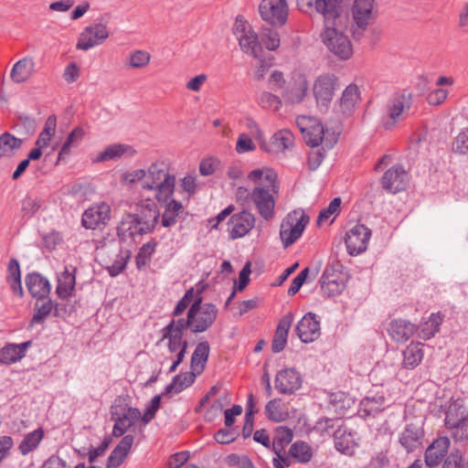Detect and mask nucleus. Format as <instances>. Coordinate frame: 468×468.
Here are the masks:
<instances>
[{
    "label": "nucleus",
    "instance_id": "f257e3e1",
    "mask_svg": "<svg viewBox=\"0 0 468 468\" xmlns=\"http://www.w3.org/2000/svg\"><path fill=\"white\" fill-rule=\"evenodd\" d=\"M160 218L157 204L151 198L142 200L136 206L134 213L122 216L117 227L119 241H133L136 236H143L154 231Z\"/></svg>",
    "mask_w": 468,
    "mask_h": 468
},
{
    "label": "nucleus",
    "instance_id": "f03ea898",
    "mask_svg": "<svg viewBox=\"0 0 468 468\" xmlns=\"http://www.w3.org/2000/svg\"><path fill=\"white\" fill-rule=\"evenodd\" d=\"M299 9L308 12L310 9L321 14L327 24L333 23L334 19H339L343 13V6L352 3L353 20H359L365 25L369 21L375 0H296Z\"/></svg>",
    "mask_w": 468,
    "mask_h": 468
},
{
    "label": "nucleus",
    "instance_id": "7ed1b4c3",
    "mask_svg": "<svg viewBox=\"0 0 468 468\" xmlns=\"http://www.w3.org/2000/svg\"><path fill=\"white\" fill-rule=\"evenodd\" d=\"M200 292L187 310L186 317L176 319L180 325L192 334H200L207 331L216 322L218 309L212 303H202Z\"/></svg>",
    "mask_w": 468,
    "mask_h": 468
},
{
    "label": "nucleus",
    "instance_id": "20e7f679",
    "mask_svg": "<svg viewBox=\"0 0 468 468\" xmlns=\"http://www.w3.org/2000/svg\"><path fill=\"white\" fill-rule=\"evenodd\" d=\"M176 176L168 172L165 162L153 163L146 171V176L142 187L147 190H155V198L158 202H166L175 192Z\"/></svg>",
    "mask_w": 468,
    "mask_h": 468
},
{
    "label": "nucleus",
    "instance_id": "39448f33",
    "mask_svg": "<svg viewBox=\"0 0 468 468\" xmlns=\"http://www.w3.org/2000/svg\"><path fill=\"white\" fill-rule=\"evenodd\" d=\"M265 180L267 184L255 186L249 194V197L255 205L260 216L269 221L274 217L276 203L274 195L279 193L280 186L274 170H267Z\"/></svg>",
    "mask_w": 468,
    "mask_h": 468
},
{
    "label": "nucleus",
    "instance_id": "423d86ee",
    "mask_svg": "<svg viewBox=\"0 0 468 468\" xmlns=\"http://www.w3.org/2000/svg\"><path fill=\"white\" fill-rule=\"evenodd\" d=\"M129 400L128 396H118L111 405V420L114 422L112 435L115 438L123 436L137 420H141L140 410L132 407Z\"/></svg>",
    "mask_w": 468,
    "mask_h": 468
},
{
    "label": "nucleus",
    "instance_id": "0eeeda50",
    "mask_svg": "<svg viewBox=\"0 0 468 468\" xmlns=\"http://www.w3.org/2000/svg\"><path fill=\"white\" fill-rule=\"evenodd\" d=\"M337 20L327 24L324 20L325 29L321 37L327 48L340 59H348L353 54V47L347 36L341 32L337 27Z\"/></svg>",
    "mask_w": 468,
    "mask_h": 468
},
{
    "label": "nucleus",
    "instance_id": "6e6552de",
    "mask_svg": "<svg viewBox=\"0 0 468 468\" xmlns=\"http://www.w3.org/2000/svg\"><path fill=\"white\" fill-rule=\"evenodd\" d=\"M310 221V217L302 209L290 212L282 220L280 238L286 249L292 245L303 233Z\"/></svg>",
    "mask_w": 468,
    "mask_h": 468
},
{
    "label": "nucleus",
    "instance_id": "1a4fd4ad",
    "mask_svg": "<svg viewBox=\"0 0 468 468\" xmlns=\"http://www.w3.org/2000/svg\"><path fill=\"white\" fill-rule=\"evenodd\" d=\"M109 20L110 16L104 14L96 18L91 25L86 27L79 37L77 49L89 50L102 44L110 36Z\"/></svg>",
    "mask_w": 468,
    "mask_h": 468
},
{
    "label": "nucleus",
    "instance_id": "9d476101",
    "mask_svg": "<svg viewBox=\"0 0 468 468\" xmlns=\"http://www.w3.org/2000/svg\"><path fill=\"white\" fill-rule=\"evenodd\" d=\"M233 33L239 40L241 50L253 58H260L263 48L259 40L258 34L242 18H237L233 27Z\"/></svg>",
    "mask_w": 468,
    "mask_h": 468
},
{
    "label": "nucleus",
    "instance_id": "9b49d317",
    "mask_svg": "<svg viewBox=\"0 0 468 468\" xmlns=\"http://www.w3.org/2000/svg\"><path fill=\"white\" fill-rule=\"evenodd\" d=\"M259 12L268 24L282 27L288 18V5L286 0H261Z\"/></svg>",
    "mask_w": 468,
    "mask_h": 468
},
{
    "label": "nucleus",
    "instance_id": "f8f14e48",
    "mask_svg": "<svg viewBox=\"0 0 468 468\" xmlns=\"http://www.w3.org/2000/svg\"><path fill=\"white\" fill-rule=\"evenodd\" d=\"M254 127L256 128V132L258 134V139L260 140V147L262 151L271 154H276L283 152L286 149H289L294 141V136L292 132L289 130L283 129L276 132L271 137L270 142H266L262 138V132L258 127V125L254 122Z\"/></svg>",
    "mask_w": 468,
    "mask_h": 468
},
{
    "label": "nucleus",
    "instance_id": "ddd939ff",
    "mask_svg": "<svg viewBox=\"0 0 468 468\" xmlns=\"http://www.w3.org/2000/svg\"><path fill=\"white\" fill-rule=\"evenodd\" d=\"M371 237V229L364 224H356L349 229L345 237L347 252L352 256L361 254L367 250Z\"/></svg>",
    "mask_w": 468,
    "mask_h": 468
},
{
    "label": "nucleus",
    "instance_id": "4468645a",
    "mask_svg": "<svg viewBox=\"0 0 468 468\" xmlns=\"http://www.w3.org/2000/svg\"><path fill=\"white\" fill-rule=\"evenodd\" d=\"M336 84L337 78L335 74L325 73L316 78L313 86V92L319 106L325 108L329 106L333 100Z\"/></svg>",
    "mask_w": 468,
    "mask_h": 468
},
{
    "label": "nucleus",
    "instance_id": "2eb2a0df",
    "mask_svg": "<svg viewBox=\"0 0 468 468\" xmlns=\"http://www.w3.org/2000/svg\"><path fill=\"white\" fill-rule=\"evenodd\" d=\"M382 188L390 194L406 190L409 186V176L400 165H395L388 169L381 177Z\"/></svg>",
    "mask_w": 468,
    "mask_h": 468
},
{
    "label": "nucleus",
    "instance_id": "dca6fc26",
    "mask_svg": "<svg viewBox=\"0 0 468 468\" xmlns=\"http://www.w3.org/2000/svg\"><path fill=\"white\" fill-rule=\"evenodd\" d=\"M295 333L304 344L314 342L321 335V323L319 317L314 313L308 312L297 323Z\"/></svg>",
    "mask_w": 468,
    "mask_h": 468
},
{
    "label": "nucleus",
    "instance_id": "f3484780",
    "mask_svg": "<svg viewBox=\"0 0 468 468\" xmlns=\"http://www.w3.org/2000/svg\"><path fill=\"white\" fill-rule=\"evenodd\" d=\"M255 216L248 210H242L230 216L228 231L230 239H237L247 235L255 225Z\"/></svg>",
    "mask_w": 468,
    "mask_h": 468
},
{
    "label": "nucleus",
    "instance_id": "a211bd4d",
    "mask_svg": "<svg viewBox=\"0 0 468 468\" xmlns=\"http://www.w3.org/2000/svg\"><path fill=\"white\" fill-rule=\"evenodd\" d=\"M37 302L35 303V313L29 321V325L43 324L49 314L54 317H60L63 314L68 313L67 304L58 303L49 298H46L44 301Z\"/></svg>",
    "mask_w": 468,
    "mask_h": 468
},
{
    "label": "nucleus",
    "instance_id": "6ab92c4d",
    "mask_svg": "<svg viewBox=\"0 0 468 468\" xmlns=\"http://www.w3.org/2000/svg\"><path fill=\"white\" fill-rule=\"evenodd\" d=\"M303 378L295 368H284L276 374L274 387L284 395H292L302 387Z\"/></svg>",
    "mask_w": 468,
    "mask_h": 468
},
{
    "label": "nucleus",
    "instance_id": "aec40b11",
    "mask_svg": "<svg viewBox=\"0 0 468 468\" xmlns=\"http://www.w3.org/2000/svg\"><path fill=\"white\" fill-rule=\"evenodd\" d=\"M425 432L421 422L408 423L399 437V442L407 453L415 452L422 445Z\"/></svg>",
    "mask_w": 468,
    "mask_h": 468
},
{
    "label": "nucleus",
    "instance_id": "412c9836",
    "mask_svg": "<svg viewBox=\"0 0 468 468\" xmlns=\"http://www.w3.org/2000/svg\"><path fill=\"white\" fill-rule=\"evenodd\" d=\"M111 207L101 202L87 208L81 217V225L86 229H96L110 220Z\"/></svg>",
    "mask_w": 468,
    "mask_h": 468
},
{
    "label": "nucleus",
    "instance_id": "4be33fe9",
    "mask_svg": "<svg viewBox=\"0 0 468 468\" xmlns=\"http://www.w3.org/2000/svg\"><path fill=\"white\" fill-rule=\"evenodd\" d=\"M297 124L307 145L317 147L324 144L325 130L320 121L303 117L302 122H298Z\"/></svg>",
    "mask_w": 468,
    "mask_h": 468
},
{
    "label": "nucleus",
    "instance_id": "5701e85b",
    "mask_svg": "<svg viewBox=\"0 0 468 468\" xmlns=\"http://www.w3.org/2000/svg\"><path fill=\"white\" fill-rule=\"evenodd\" d=\"M25 283L29 294L37 302L44 301L50 294V282L37 271L27 273L25 277Z\"/></svg>",
    "mask_w": 468,
    "mask_h": 468
},
{
    "label": "nucleus",
    "instance_id": "b1692460",
    "mask_svg": "<svg viewBox=\"0 0 468 468\" xmlns=\"http://www.w3.org/2000/svg\"><path fill=\"white\" fill-rule=\"evenodd\" d=\"M412 104L411 93L403 91L393 97L388 107V117L390 121L384 122L386 130L391 129L399 122V116L408 112Z\"/></svg>",
    "mask_w": 468,
    "mask_h": 468
},
{
    "label": "nucleus",
    "instance_id": "393cba45",
    "mask_svg": "<svg viewBox=\"0 0 468 468\" xmlns=\"http://www.w3.org/2000/svg\"><path fill=\"white\" fill-rule=\"evenodd\" d=\"M451 441L448 437H439L428 446L424 452L425 465L429 468L439 466L442 459L446 456Z\"/></svg>",
    "mask_w": 468,
    "mask_h": 468
},
{
    "label": "nucleus",
    "instance_id": "a878e982",
    "mask_svg": "<svg viewBox=\"0 0 468 468\" xmlns=\"http://www.w3.org/2000/svg\"><path fill=\"white\" fill-rule=\"evenodd\" d=\"M418 326L402 318L392 319L388 325V333L396 343L407 342L417 331Z\"/></svg>",
    "mask_w": 468,
    "mask_h": 468
},
{
    "label": "nucleus",
    "instance_id": "bb28decb",
    "mask_svg": "<svg viewBox=\"0 0 468 468\" xmlns=\"http://www.w3.org/2000/svg\"><path fill=\"white\" fill-rule=\"evenodd\" d=\"M360 101V90L356 84L351 83L346 87L342 92L337 105V112L344 117L351 116L356 109L357 102Z\"/></svg>",
    "mask_w": 468,
    "mask_h": 468
},
{
    "label": "nucleus",
    "instance_id": "cd10ccee",
    "mask_svg": "<svg viewBox=\"0 0 468 468\" xmlns=\"http://www.w3.org/2000/svg\"><path fill=\"white\" fill-rule=\"evenodd\" d=\"M186 330L178 324L176 319H172L164 328L161 329V341L168 340L167 348L170 353L178 351L181 345V338L184 337Z\"/></svg>",
    "mask_w": 468,
    "mask_h": 468
},
{
    "label": "nucleus",
    "instance_id": "c85d7f7f",
    "mask_svg": "<svg viewBox=\"0 0 468 468\" xmlns=\"http://www.w3.org/2000/svg\"><path fill=\"white\" fill-rule=\"evenodd\" d=\"M76 286V268L72 267V271L69 267L58 275L56 294L60 300H67L71 297L75 292Z\"/></svg>",
    "mask_w": 468,
    "mask_h": 468
},
{
    "label": "nucleus",
    "instance_id": "c756f323",
    "mask_svg": "<svg viewBox=\"0 0 468 468\" xmlns=\"http://www.w3.org/2000/svg\"><path fill=\"white\" fill-rule=\"evenodd\" d=\"M136 151L132 145L125 144H112L100 152L96 158L95 163H103L106 161L118 160L122 156L133 157Z\"/></svg>",
    "mask_w": 468,
    "mask_h": 468
},
{
    "label": "nucleus",
    "instance_id": "7c9ffc66",
    "mask_svg": "<svg viewBox=\"0 0 468 468\" xmlns=\"http://www.w3.org/2000/svg\"><path fill=\"white\" fill-rule=\"evenodd\" d=\"M335 448L337 452L351 456L355 452L356 443L354 439V432L346 426L342 425L334 432Z\"/></svg>",
    "mask_w": 468,
    "mask_h": 468
},
{
    "label": "nucleus",
    "instance_id": "2f4dec72",
    "mask_svg": "<svg viewBox=\"0 0 468 468\" xmlns=\"http://www.w3.org/2000/svg\"><path fill=\"white\" fill-rule=\"evenodd\" d=\"M210 353V346L207 341H201L197 343L191 356L190 367L192 372L197 376L200 375L206 368Z\"/></svg>",
    "mask_w": 468,
    "mask_h": 468
},
{
    "label": "nucleus",
    "instance_id": "473e14b6",
    "mask_svg": "<svg viewBox=\"0 0 468 468\" xmlns=\"http://www.w3.org/2000/svg\"><path fill=\"white\" fill-rule=\"evenodd\" d=\"M5 280L12 292L22 298L24 290L21 282V270L19 261L16 258H12L8 261Z\"/></svg>",
    "mask_w": 468,
    "mask_h": 468
},
{
    "label": "nucleus",
    "instance_id": "72a5a7b5",
    "mask_svg": "<svg viewBox=\"0 0 468 468\" xmlns=\"http://www.w3.org/2000/svg\"><path fill=\"white\" fill-rule=\"evenodd\" d=\"M35 69V62L32 58H23L16 61L10 73L12 80L16 83L25 82L31 76Z\"/></svg>",
    "mask_w": 468,
    "mask_h": 468
},
{
    "label": "nucleus",
    "instance_id": "f704fd0d",
    "mask_svg": "<svg viewBox=\"0 0 468 468\" xmlns=\"http://www.w3.org/2000/svg\"><path fill=\"white\" fill-rule=\"evenodd\" d=\"M420 343H411L403 351L402 367L406 369H413L423 359L424 352Z\"/></svg>",
    "mask_w": 468,
    "mask_h": 468
},
{
    "label": "nucleus",
    "instance_id": "c9c22d12",
    "mask_svg": "<svg viewBox=\"0 0 468 468\" xmlns=\"http://www.w3.org/2000/svg\"><path fill=\"white\" fill-rule=\"evenodd\" d=\"M165 203V211L161 217V225L169 228L176 224V218L184 212L182 203L170 197Z\"/></svg>",
    "mask_w": 468,
    "mask_h": 468
},
{
    "label": "nucleus",
    "instance_id": "e433bc0d",
    "mask_svg": "<svg viewBox=\"0 0 468 468\" xmlns=\"http://www.w3.org/2000/svg\"><path fill=\"white\" fill-rule=\"evenodd\" d=\"M308 82L304 78L293 82V84L283 90L282 96L285 101L291 103H301L307 95Z\"/></svg>",
    "mask_w": 468,
    "mask_h": 468
},
{
    "label": "nucleus",
    "instance_id": "4c0bfd02",
    "mask_svg": "<svg viewBox=\"0 0 468 468\" xmlns=\"http://www.w3.org/2000/svg\"><path fill=\"white\" fill-rule=\"evenodd\" d=\"M23 140L5 132L0 135V158L11 157L21 148Z\"/></svg>",
    "mask_w": 468,
    "mask_h": 468
},
{
    "label": "nucleus",
    "instance_id": "58836bf2",
    "mask_svg": "<svg viewBox=\"0 0 468 468\" xmlns=\"http://www.w3.org/2000/svg\"><path fill=\"white\" fill-rule=\"evenodd\" d=\"M44 438V431L37 428L35 431L25 435L18 445V450L22 455H27L36 450Z\"/></svg>",
    "mask_w": 468,
    "mask_h": 468
},
{
    "label": "nucleus",
    "instance_id": "ea45409f",
    "mask_svg": "<svg viewBox=\"0 0 468 468\" xmlns=\"http://www.w3.org/2000/svg\"><path fill=\"white\" fill-rule=\"evenodd\" d=\"M43 205V199L37 195L27 194L21 200V216L23 218H31Z\"/></svg>",
    "mask_w": 468,
    "mask_h": 468
},
{
    "label": "nucleus",
    "instance_id": "a19ab883",
    "mask_svg": "<svg viewBox=\"0 0 468 468\" xmlns=\"http://www.w3.org/2000/svg\"><path fill=\"white\" fill-rule=\"evenodd\" d=\"M289 454L300 463H307L314 455L312 447L303 441L293 442L290 447Z\"/></svg>",
    "mask_w": 468,
    "mask_h": 468
},
{
    "label": "nucleus",
    "instance_id": "79ce46f5",
    "mask_svg": "<svg viewBox=\"0 0 468 468\" xmlns=\"http://www.w3.org/2000/svg\"><path fill=\"white\" fill-rule=\"evenodd\" d=\"M293 438L292 431L285 426H280L275 431V435L272 441L273 452L280 456V453L284 452V448L288 445Z\"/></svg>",
    "mask_w": 468,
    "mask_h": 468
},
{
    "label": "nucleus",
    "instance_id": "37998d69",
    "mask_svg": "<svg viewBox=\"0 0 468 468\" xmlns=\"http://www.w3.org/2000/svg\"><path fill=\"white\" fill-rule=\"evenodd\" d=\"M384 401L383 396L366 397L360 402V410L365 416L375 417L384 410Z\"/></svg>",
    "mask_w": 468,
    "mask_h": 468
},
{
    "label": "nucleus",
    "instance_id": "c03bdc74",
    "mask_svg": "<svg viewBox=\"0 0 468 468\" xmlns=\"http://www.w3.org/2000/svg\"><path fill=\"white\" fill-rule=\"evenodd\" d=\"M441 323L442 318L439 314H431L429 320L420 324L419 337L424 340L431 339L440 331V325Z\"/></svg>",
    "mask_w": 468,
    "mask_h": 468
},
{
    "label": "nucleus",
    "instance_id": "a18cd8bd",
    "mask_svg": "<svg viewBox=\"0 0 468 468\" xmlns=\"http://www.w3.org/2000/svg\"><path fill=\"white\" fill-rule=\"evenodd\" d=\"M328 272L325 274H322L319 283L321 286V291L323 294L326 297H334L336 295H339L342 293V292L345 290V283L342 280H328L327 282H324L327 279Z\"/></svg>",
    "mask_w": 468,
    "mask_h": 468
},
{
    "label": "nucleus",
    "instance_id": "49530a36",
    "mask_svg": "<svg viewBox=\"0 0 468 468\" xmlns=\"http://www.w3.org/2000/svg\"><path fill=\"white\" fill-rule=\"evenodd\" d=\"M337 139L333 138L332 140L326 139L324 145L316 150H313L308 156V167L311 171L316 170L322 164L325 156V148L331 149L336 144Z\"/></svg>",
    "mask_w": 468,
    "mask_h": 468
},
{
    "label": "nucleus",
    "instance_id": "de8ad7c7",
    "mask_svg": "<svg viewBox=\"0 0 468 468\" xmlns=\"http://www.w3.org/2000/svg\"><path fill=\"white\" fill-rule=\"evenodd\" d=\"M157 247V242L153 239L144 243L135 256V265L138 270H143L151 260Z\"/></svg>",
    "mask_w": 468,
    "mask_h": 468
},
{
    "label": "nucleus",
    "instance_id": "09e8293b",
    "mask_svg": "<svg viewBox=\"0 0 468 468\" xmlns=\"http://www.w3.org/2000/svg\"><path fill=\"white\" fill-rule=\"evenodd\" d=\"M132 252L130 250H121L117 259L113 263L106 268L111 277H116L122 273L131 258Z\"/></svg>",
    "mask_w": 468,
    "mask_h": 468
},
{
    "label": "nucleus",
    "instance_id": "8fccbe9b",
    "mask_svg": "<svg viewBox=\"0 0 468 468\" xmlns=\"http://www.w3.org/2000/svg\"><path fill=\"white\" fill-rule=\"evenodd\" d=\"M57 125V117L52 114L49 115L45 122L43 131L39 133L35 144L43 145L47 147L49 144L52 134L55 133Z\"/></svg>",
    "mask_w": 468,
    "mask_h": 468
},
{
    "label": "nucleus",
    "instance_id": "3c124183",
    "mask_svg": "<svg viewBox=\"0 0 468 468\" xmlns=\"http://www.w3.org/2000/svg\"><path fill=\"white\" fill-rule=\"evenodd\" d=\"M195 299H196L195 290L193 287H191L186 291L183 297L176 303V304L171 314L173 316V319L180 316L186 310V308L188 306L190 307V305L192 304L191 303H193Z\"/></svg>",
    "mask_w": 468,
    "mask_h": 468
},
{
    "label": "nucleus",
    "instance_id": "603ef678",
    "mask_svg": "<svg viewBox=\"0 0 468 468\" xmlns=\"http://www.w3.org/2000/svg\"><path fill=\"white\" fill-rule=\"evenodd\" d=\"M21 360V356L17 352L16 344H7L0 349V363L11 365Z\"/></svg>",
    "mask_w": 468,
    "mask_h": 468
},
{
    "label": "nucleus",
    "instance_id": "864d4df0",
    "mask_svg": "<svg viewBox=\"0 0 468 468\" xmlns=\"http://www.w3.org/2000/svg\"><path fill=\"white\" fill-rule=\"evenodd\" d=\"M162 395H155L153 397L149 404L146 405L144 412L141 414V420L144 424H148L155 418L156 412L161 407Z\"/></svg>",
    "mask_w": 468,
    "mask_h": 468
},
{
    "label": "nucleus",
    "instance_id": "5fc2aeb1",
    "mask_svg": "<svg viewBox=\"0 0 468 468\" xmlns=\"http://www.w3.org/2000/svg\"><path fill=\"white\" fill-rule=\"evenodd\" d=\"M452 151L462 155L468 154V127L461 131L454 138Z\"/></svg>",
    "mask_w": 468,
    "mask_h": 468
},
{
    "label": "nucleus",
    "instance_id": "6e6d98bb",
    "mask_svg": "<svg viewBox=\"0 0 468 468\" xmlns=\"http://www.w3.org/2000/svg\"><path fill=\"white\" fill-rule=\"evenodd\" d=\"M341 203L342 200L340 197L333 198L328 207L320 211L316 219L317 225H321L323 222L326 221L332 215L339 213Z\"/></svg>",
    "mask_w": 468,
    "mask_h": 468
},
{
    "label": "nucleus",
    "instance_id": "4d7b16f0",
    "mask_svg": "<svg viewBox=\"0 0 468 468\" xmlns=\"http://www.w3.org/2000/svg\"><path fill=\"white\" fill-rule=\"evenodd\" d=\"M259 104L265 109H274L275 111H278L282 106V101L281 99L271 93L264 91L261 94L259 99Z\"/></svg>",
    "mask_w": 468,
    "mask_h": 468
},
{
    "label": "nucleus",
    "instance_id": "13d9d810",
    "mask_svg": "<svg viewBox=\"0 0 468 468\" xmlns=\"http://www.w3.org/2000/svg\"><path fill=\"white\" fill-rule=\"evenodd\" d=\"M279 399H273L266 404L264 413L269 420L280 422L283 420L282 412L279 411Z\"/></svg>",
    "mask_w": 468,
    "mask_h": 468
},
{
    "label": "nucleus",
    "instance_id": "bf43d9fd",
    "mask_svg": "<svg viewBox=\"0 0 468 468\" xmlns=\"http://www.w3.org/2000/svg\"><path fill=\"white\" fill-rule=\"evenodd\" d=\"M261 40L269 50H276L280 47L279 33L273 29H266L262 34Z\"/></svg>",
    "mask_w": 468,
    "mask_h": 468
},
{
    "label": "nucleus",
    "instance_id": "052dcab7",
    "mask_svg": "<svg viewBox=\"0 0 468 468\" xmlns=\"http://www.w3.org/2000/svg\"><path fill=\"white\" fill-rule=\"evenodd\" d=\"M150 61V54L144 50H136L130 56L129 65L132 68H143Z\"/></svg>",
    "mask_w": 468,
    "mask_h": 468
},
{
    "label": "nucleus",
    "instance_id": "680f3d73",
    "mask_svg": "<svg viewBox=\"0 0 468 468\" xmlns=\"http://www.w3.org/2000/svg\"><path fill=\"white\" fill-rule=\"evenodd\" d=\"M112 441V439L111 436H105L101 443L98 447L91 448L88 453L89 462L92 463L98 457L103 455L106 450L111 445Z\"/></svg>",
    "mask_w": 468,
    "mask_h": 468
},
{
    "label": "nucleus",
    "instance_id": "e2e57ef3",
    "mask_svg": "<svg viewBox=\"0 0 468 468\" xmlns=\"http://www.w3.org/2000/svg\"><path fill=\"white\" fill-rule=\"evenodd\" d=\"M309 274V268L306 267L303 270H302L295 278L292 281L291 286L288 289V294L290 296H292L296 294L303 283L305 282L307 277Z\"/></svg>",
    "mask_w": 468,
    "mask_h": 468
},
{
    "label": "nucleus",
    "instance_id": "0e129e2a",
    "mask_svg": "<svg viewBox=\"0 0 468 468\" xmlns=\"http://www.w3.org/2000/svg\"><path fill=\"white\" fill-rule=\"evenodd\" d=\"M175 377H179V380L176 382V393H180L187 387L191 386L194 382L197 375L195 372H185L176 375Z\"/></svg>",
    "mask_w": 468,
    "mask_h": 468
},
{
    "label": "nucleus",
    "instance_id": "69168bd1",
    "mask_svg": "<svg viewBox=\"0 0 468 468\" xmlns=\"http://www.w3.org/2000/svg\"><path fill=\"white\" fill-rule=\"evenodd\" d=\"M250 262L248 261L239 271L238 282H235L234 283V288H236L237 291L241 292L247 287L250 282Z\"/></svg>",
    "mask_w": 468,
    "mask_h": 468
},
{
    "label": "nucleus",
    "instance_id": "338daca9",
    "mask_svg": "<svg viewBox=\"0 0 468 468\" xmlns=\"http://www.w3.org/2000/svg\"><path fill=\"white\" fill-rule=\"evenodd\" d=\"M462 452L458 449H453L445 456L442 468H459L462 463Z\"/></svg>",
    "mask_w": 468,
    "mask_h": 468
},
{
    "label": "nucleus",
    "instance_id": "774afa93",
    "mask_svg": "<svg viewBox=\"0 0 468 468\" xmlns=\"http://www.w3.org/2000/svg\"><path fill=\"white\" fill-rule=\"evenodd\" d=\"M254 149L255 144L248 134L242 133L239 136L236 144L237 153L244 154L250 151H253Z\"/></svg>",
    "mask_w": 468,
    "mask_h": 468
}]
</instances>
